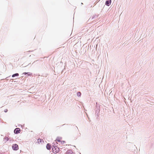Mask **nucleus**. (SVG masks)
<instances>
[{
    "mask_svg": "<svg viewBox=\"0 0 154 154\" xmlns=\"http://www.w3.org/2000/svg\"><path fill=\"white\" fill-rule=\"evenodd\" d=\"M57 144V142L56 141H55V143H54V145H53L52 147V149L53 150V152L54 153H57V146L55 144Z\"/></svg>",
    "mask_w": 154,
    "mask_h": 154,
    "instance_id": "1",
    "label": "nucleus"
},
{
    "mask_svg": "<svg viewBox=\"0 0 154 154\" xmlns=\"http://www.w3.org/2000/svg\"><path fill=\"white\" fill-rule=\"evenodd\" d=\"M12 147L13 149L15 150H17L19 149L18 145L16 144H13Z\"/></svg>",
    "mask_w": 154,
    "mask_h": 154,
    "instance_id": "2",
    "label": "nucleus"
},
{
    "mask_svg": "<svg viewBox=\"0 0 154 154\" xmlns=\"http://www.w3.org/2000/svg\"><path fill=\"white\" fill-rule=\"evenodd\" d=\"M111 3V0H106L105 2V4L107 6H109Z\"/></svg>",
    "mask_w": 154,
    "mask_h": 154,
    "instance_id": "3",
    "label": "nucleus"
},
{
    "mask_svg": "<svg viewBox=\"0 0 154 154\" xmlns=\"http://www.w3.org/2000/svg\"><path fill=\"white\" fill-rule=\"evenodd\" d=\"M20 129L19 128H16L14 130V133L15 134L20 133Z\"/></svg>",
    "mask_w": 154,
    "mask_h": 154,
    "instance_id": "4",
    "label": "nucleus"
},
{
    "mask_svg": "<svg viewBox=\"0 0 154 154\" xmlns=\"http://www.w3.org/2000/svg\"><path fill=\"white\" fill-rule=\"evenodd\" d=\"M98 15H94L92 18L90 17L88 21H91L94 18H97L98 17Z\"/></svg>",
    "mask_w": 154,
    "mask_h": 154,
    "instance_id": "5",
    "label": "nucleus"
},
{
    "mask_svg": "<svg viewBox=\"0 0 154 154\" xmlns=\"http://www.w3.org/2000/svg\"><path fill=\"white\" fill-rule=\"evenodd\" d=\"M72 153H73L72 150H69L67 151L66 152V154H72Z\"/></svg>",
    "mask_w": 154,
    "mask_h": 154,
    "instance_id": "6",
    "label": "nucleus"
},
{
    "mask_svg": "<svg viewBox=\"0 0 154 154\" xmlns=\"http://www.w3.org/2000/svg\"><path fill=\"white\" fill-rule=\"evenodd\" d=\"M51 145L49 143H48L46 146V148L47 149L50 150L51 149Z\"/></svg>",
    "mask_w": 154,
    "mask_h": 154,
    "instance_id": "7",
    "label": "nucleus"
},
{
    "mask_svg": "<svg viewBox=\"0 0 154 154\" xmlns=\"http://www.w3.org/2000/svg\"><path fill=\"white\" fill-rule=\"evenodd\" d=\"M96 105L95 106V109L96 110V109H100V105L99 104H97V102H96Z\"/></svg>",
    "mask_w": 154,
    "mask_h": 154,
    "instance_id": "8",
    "label": "nucleus"
},
{
    "mask_svg": "<svg viewBox=\"0 0 154 154\" xmlns=\"http://www.w3.org/2000/svg\"><path fill=\"white\" fill-rule=\"evenodd\" d=\"M38 141L39 143H42L44 142V140L42 139L39 138L38 139Z\"/></svg>",
    "mask_w": 154,
    "mask_h": 154,
    "instance_id": "9",
    "label": "nucleus"
},
{
    "mask_svg": "<svg viewBox=\"0 0 154 154\" xmlns=\"http://www.w3.org/2000/svg\"><path fill=\"white\" fill-rule=\"evenodd\" d=\"M77 95L79 97H80L81 95V93L80 92H78L77 93Z\"/></svg>",
    "mask_w": 154,
    "mask_h": 154,
    "instance_id": "10",
    "label": "nucleus"
},
{
    "mask_svg": "<svg viewBox=\"0 0 154 154\" xmlns=\"http://www.w3.org/2000/svg\"><path fill=\"white\" fill-rule=\"evenodd\" d=\"M19 76V74L18 73H16L13 75H12V77H14L15 76Z\"/></svg>",
    "mask_w": 154,
    "mask_h": 154,
    "instance_id": "11",
    "label": "nucleus"
},
{
    "mask_svg": "<svg viewBox=\"0 0 154 154\" xmlns=\"http://www.w3.org/2000/svg\"><path fill=\"white\" fill-rule=\"evenodd\" d=\"M95 114L96 115H97V118L98 116H99V112H97V111H96Z\"/></svg>",
    "mask_w": 154,
    "mask_h": 154,
    "instance_id": "12",
    "label": "nucleus"
},
{
    "mask_svg": "<svg viewBox=\"0 0 154 154\" xmlns=\"http://www.w3.org/2000/svg\"><path fill=\"white\" fill-rule=\"evenodd\" d=\"M60 142H61V144H63L66 143L65 141H61Z\"/></svg>",
    "mask_w": 154,
    "mask_h": 154,
    "instance_id": "13",
    "label": "nucleus"
},
{
    "mask_svg": "<svg viewBox=\"0 0 154 154\" xmlns=\"http://www.w3.org/2000/svg\"><path fill=\"white\" fill-rule=\"evenodd\" d=\"M62 139L61 137H58V142H60L61 141V140Z\"/></svg>",
    "mask_w": 154,
    "mask_h": 154,
    "instance_id": "14",
    "label": "nucleus"
},
{
    "mask_svg": "<svg viewBox=\"0 0 154 154\" xmlns=\"http://www.w3.org/2000/svg\"><path fill=\"white\" fill-rule=\"evenodd\" d=\"M100 109H96V111H97V112H100Z\"/></svg>",
    "mask_w": 154,
    "mask_h": 154,
    "instance_id": "15",
    "label": "nucleus"
},
{
    "mask_svg": "<svg viewBox=\"0 0 154 154\" xmlns=\"http://www.w3.org/2000/svg\"><path fill=\"white\" fill-rule=\"evenodd\" d=\"M64 47H63V48ZM62 48V47H60V48H58V51H60V50H61V49Z\"/></svg>",
    "mask_w": 154,
    "mask_h": 154,
    "instance_id": "16",
    "label": "nucleus"
},
{
    "mask_svg": "<svg viewBox=\"0 0 154 154\" xmlns=\"http://www.w3.org/2000/svg\"><path fill=\"white\" fill-rule=\"evenodd\" d=\"M58 152H59L60 151V148L59 147H58Z\"/></svg>",
    "mask_w": 154,
    "mask_h": 154,
    "instance_id": "17",
    "label": "nucleus"
},
{
    "mask_svg": "<svg viewBox=\"0 0 154 154\" xmlns=\"http://www.w3.org/2000/svg\"><path fill=\"white\" fill-rule=\"evenodd\" d=\"M24 73L26 74V73Z\"/></svg>",
    "mask_w": 154,
    "mask_h": 154,
    "instance_id": "18",
    "label": "nucleus"
},
{
    "mask_svg": "<svg viewBox=\"0 0 154 154\" xmlns=\"http://www.w3.org/2000/svg\"><path fill=\"white\" fill-rule=\"evenodd\" d=\"M76 128L78 129V128L76 126Z\"/></svg>",
    "mask_w": 154,
    "mask_h": 154,
    "instance_id": "19",
    "label": "nucleus"
}]
</instances>
